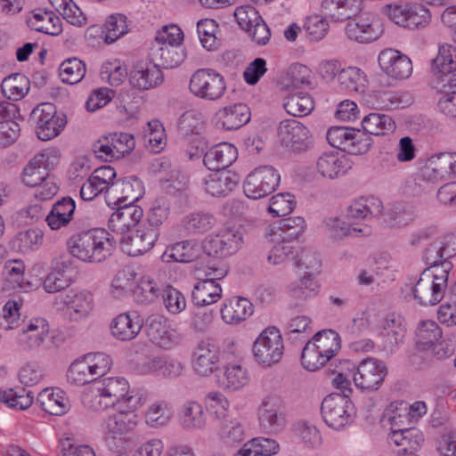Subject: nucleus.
<instances>
[{
    "label": "nucleus",
    "instance_id": "f257e3e1",
    "mask_svg": "<svg viewBox=\"0 0 456 456\" xmlns=\"http://www.w3.org/2000/svg\"><path fill=\"white\" fill-rule=\"evenodd\" d=\"M95 388L83 395L85 407L101 411L116 404L125 403L126 408L137 409L143 403V396L129 391L128 382L121 377H109L94 383Z\"/></svg>",
    "mask_w": 456,
    "mask_h": 456
},
{
    "label": "nucleus",
    "instance_id": "f03ea898",
    "mask_svg": "<svg viewBox=\"0 0 456 456\" xmlns=\"http://www.w3.org/2000/svg\"><path fill=\"white\" fill-rule=\"evenodd\" d=\"M431 67L437 83L441 85L442 96L437 102L438 110L448 118H456V49L442 45Z\"/></svg>",
    "mask_w": 456,
    "mask_h": 456
},
{
    "label": "nucleus",
    "instance_id": "7ed1b4c3",
    "mask_svg": "<svg viewBox=\"0 0 456 456\" xmlns=\"http://www.w3.org/2000/svg\"><path fill=\"white\" fill-rule=\"evenodd\" d=\"M70 255L86 263H101L112 254L117 240L105 229L81 231L67 242Z\"/></svg>",
    "mask_w": 456,
    "mask_h": 456
},
{
    "label": "nucleus",
    "instance_id": "20e7f679",
    "mask_svg": "<svg viewBox=\"0 0 456 456\" xmlns=\"http://www.w3.org/2000/svg\"><path fill=\"white\" fill-rule=\"evenodd\" d=\"M452 266L451 263H445L444 270H440V268H426L421 273L411 289L414 299L419 305H435L443 299L448 285V275Z\"/></svg>",
    "mask_w": 456,
    "mask_h": 456
},
{
    "label": "nucleus",
    "instance_id": "39448f33",
    "mask_svg": "<svg viewBox=\"0 0 456 456\" xmlns=\"http://www.w3.org/2000/svg\"><path fill=\"white\" fill-rule=\"evenodd\" d=\"M28 123L35 128L39 140L49 141L60 134L67 118L64 114H57L54 104L43 102L31 111Z\"/></svg>",
    "mask_w": 456,
    "mask_h": 456
},
{
    "label": "nucleus",
    "instance_id": "423d86ee",
    "mask_svg": "<svg viewBox=\"0 0 456 456\" xmlns=\"http://www.w3.org/2000/svg\"><path fill=\"white\" fill-rule=\"evenodd\" d=\"M383 12L396 25L409 29L423 28L431 20L429 10L422 4H389L383 7Z\"/></svg>",
    "mask_w": 456,
    "mask_h": 456
},
{
    "label": "nucleus",
    "instance_id": "0eeeda50",
    "mask_svg": "<svg viewBox=\"0 0 456 456\" xmlns=\"http://www.w3.org/2000/svg\"><path fill=\"white\" fill-rule=\"evenodd\" d=\"M283 350L282 337L275 327L264 330L252 346L255 361L264 366L279 362L283 355Z\"/></svg>",
    "mask_w": 456,
    "mask_h": 456
},
{
    "label": "nucleus",
    "instance_id": "6e6552de",
    "mask_svg": "<svg viewBox=\"0 0 456 456\" xmlns=\"http://www.w3.org/2000/svg\"><path fill=\"white\" fill-rule=\"evenodd\" d=\"M325 423L334 429H340L350 424L354 414L348 395L333 393L327 395L321 406Z\"/></svg>",
    "mask_w": 456,
    "mask_h": 456
},
{
    "label": "nucleus",
    "instance_id": "1a4fd4ad",
    "mask_svg": "<svg viewBox=\"0 0 456 456\" xmlns=\"http://www.w3.org/2000/svg\"><path fill=\"white\" fill-rule=\"evenodd\" d=\"M190 91L198 98L216 101L226 91L224 77L212 69H200L196 70L189 85Z\"/></svg>",
    "mask_w": 456,
    "mask_h": 456
},
{
    "label": "nucleus",
    "instance_id": "9d476101",
    "mask_svg": "<svg viewBox=\"0 0 456 456\" xmlns=\"http://www.w3.org/2000/svg\"><path fill=\"white\" fill-rule=\"evenodd\" d=\"M443 331L438 324L430 320L419 323L415 331V343L419 349L427 350L433 347L434 354L438 358H446L454 353L456 337L449 338V343L444 347V341H441Z\"/></svg>",
    "mask_w": 456,
    "mask_h": 456
},
{
    "label": "nucleus",
    "instance_id": "9b49d317",
    "mask_svg": "<svg viewBox=\"0 0 456 456\" xmlns=\"http://www.w3.org/2000/svg\"><path fill=\"white\" fill-rule=\"evenodd\" d=\"M242 234L230 227L219 229L203 241L204 252L212 257L225 258L234 255L242 245Z\"/></svg>",
    "mask_w": 456,
    "mask_h": 456
},
{
    "label": "nucleus",
    "instance_id": "f8f14e48",
    "mask_svg": "<svg viewBox=\"0 0 456 456\" xmlns=\"http://www.w3.org/2000/svg\"><path fill=\"white\" fill-rule=\"evenodd\" d=\"M281 180L278 171L271 166H261L248 175L243 190L248 198L258 200L272 193Z\"/></svg>",
    "mask_w": 456,
    "mask_h": 456
},
{
    "label": "nucleus",
    "instance_id": "ddd939ff",
    "mask_svg": "<svg viewBox=\"0 0 456 456\" xmlns=\"http://www.w3.org/2000/svg\"><path fill=\"white\" fill-rule=\"evenodd\" d=\"M207 404L213 411L218 419H224L220 429L223 439L228 443H240L243 439L244 430L241 424L235 420L224 419L227 416L228 402L226 398L217 392H211L207 395Z\"/></svg>",
    "mask_w": 456,
    "mask_h": 456
},
{
    "label": "nucleus",
    "instance_id": "4468645a",
    "mask_svg": "<svg viewBox=\"0 0 456 456\" xmlns=\"http://www.w3.org/2000/svg\"><path fill=\"white\" fill-rule=\"evenodd\" d=\"M387 374V369L382 361L368 357L358 364L354 382L362 391L374 392L380 387Z\"/></svg>",
    "mask_w": 456,
    "mask_h": 456
},
{
    "label": "nucleus",
    "instance_id": "2eb2a0df",
    "mask_svg": "<svg viewBox=\"0 0 456 456\" xmlns=\"http://www.w3.org/2000/svg\"><path fill=\"white\" fill-rule=\"evenodd\" d=\"M345 30L350 40L359 44H370L381 37L384 26L377 16L365 14L348 21Z\"/></svg>",
    "mask_w": 456,
    "mask_h": 456
},
{
    "label": "nucleus",
    "instance_id": "dca6fc26",
    "mask_svg": "<svg viewBox=\"0 0 456 456\" xmlns=\"http://www.w3.org/2000/svg\"><path fill=\"white\" fill-rule=\"evenodd\" d=\"M278 136L281 145L293 152L306 151L312 146L310 130L296 119L282 120L278 126Z\"/></svg>",
    "mask_w": 456,
    "mask_h": 456
},
{
    "label": "nucleus",
    "instance_id": "f3484780",
    "mask_svg": "<svg viewBox=\"0 0 456 456\" xmlns=\"http://www.w3.org/2000/svg\"><path fill=\"white\" fill-rule=\"evenodd\" d=\"M145 333L151 343L169 349L180 342V335L163 315L151 314L145 322Z\"/></svg>",
    "mask_w": 456,
    "mask_h": 456
},
{
    "label": "nucleus",
    "instance_id": "a211bd4d",
    "mask_svg": "<svg viewBox=\"0 0 456 456\" xmlns=\"http://www.w3.org/2000/svg\"><path fill=\"white\" fill-rule=\"evenodd\" d=\"M158 237L157 229L139 226L134 232H131L120 237L119 242L124 253L131 256H137L148 252L155 244Z\"/></svg>",
    "mask_w": 456,
    "mask_h": 456
},
{
    "label": "nucleus",
    "instance_id": "6ab92c4d",
    "mask_svg": "<svg viewBox=\"0 0 456 456\" xmlns=\"http://www.w3.org/2000/svg\"><path fill=\"white\" fill-rule=\"evenodd\" d=\"M378 62L381 70L394 79H406L412 73L413 68L410 58L392 48L381 51L378 57Z\"/></svg>",
    "mask_w": 456,
    "mask_h": 456
},
{
    "label": "nucleus",
    "instance_id": "aec40b11",
    "mask_svg": "<svg viewBox=\"0 0 456 456\" xmlns=\"http://www.w3.org/2000/svg\"><path fill=\"white\" fill-rule=\"evenodd\" d=\"M56 156L54 151L46 149L37 154L23 170V183L29 187L41 186L53 168Z\"/></svg>",
    "mask_w": 456,
    "mask_h": 456
},
{
    "label": "nucleus",
    "instance_id": "412c9836",
    "mask_svg": "<svg viewBox=\"0 0 456 456\" xmlns=\"http://www.w3.org/2000/svg\"><path fill=\"white\" fill-rule=\"evenodd\" d=\"M283 405L280 397L269 395L263 399L258 409L260 427L268 433H278L285 425Z\"/></svg>",
    "mask_w": 456,
    "mask_h": 456
},
{
    "label": "nucleus",
    "instance_id": "4be33fe9",
    "mask_svg": "<svg viewBox=\"0 0 456 456\" xmlns=\"http://www.w3.org/2000/svg\"><path fill=\"white\" fill-rule=\"evenodd\" d=\"M143 216V210L137 205H119L111 214L108 221L109 229L121 237L132 232Z\"/></svg>",
    "mask_w": 456,
    "mask_h": 456
},
{
    "label": "nucleus",
    "instance_id": "5701e85b",
    "mask_svg": "<svg viewBox=\"0 0 456 456\" xmlns=\"http://www.w3.org/2000/svg\"><path fill=\"white\" fill-rule=\"evenodd\" d=\"M164 80L161 69L154 62L137 61L129 73L131 86L139 90L155 88Z\"/></svg>",
    "mask_w": 456,
    "mask_h": 456
},
{
    "label": "nucleus",
    "instance_id": "b1692460",
    "mask_svg": "<svg viewBox=\"0 0 456 456\" xmlns=\"http://www.w3.org/2000/svg\"><path fill=\"white\" fill-rule=\"evenodd\" d=\"M49 334V324L44 318L30 320L23 323L20 332L17 336V343L24 351H32L39 348Z\"/></svg>",
    "mask_w": 456,
    "mask_h": 456
},
{
    "label": "nucleus",
    "instance_id": "393cba45",
    "mask_svg": "<svg viewBox=\"0 0 456 456\" xmlns=\"http://www.w3.org/2000/svg\"><path fill=\"white\" fill-rule=\"evenodd\" d=\"M456 256V235L448 234L440 240L434 241L424 252V260L428 268H440L444 270V265L450 263L448 260Z\"/></svg>",
    "mask_w": 456,
    "mask_h": 456
},
{
    "label": "nucleus",
    "instance_id": "a878e982",
    "mask_svg": "<svg viewBox=\"0 0 456 456\" xmlns=\"http://www.w3.org/2000/svg\"><path fill=\"white\" fill-rule=\"evenodd\" d=\"M144 194L142 183L135 176H127L112 183L109 188V196L118 205L134 204Z\"/></svg>",
    "mask_w": 456,
    "mask_h": 456
},
{
    "label": "nucleus",
    "instance_id": "bb28decb",
    "mask_svg": "<svg viewBox=\"0 0 456 456\" xmlns=\"http://www.w3.org/2000/svg\"><path fill=\"white\" fill-rule=\"evenodd\" d=\"M54 305L58 307L67 306L74 320L82 319L93 309V295L89 291H73L59 294L54 299Z\"/></svg>",
    "mask_w": 456,
    "mask_h": 456
},
{
    "label": "nucleus",
    "instance_id": "cd10ccee",
    "mask_svg": "<svg viewBox=\"0 0 456 456\" xmlns=\"http://www.w3.org/2000/svg\"><path fill=\"white\" fill-rule=\"evenodd\" d=\"M423 169L426 176H429L432 182L449 179L452 175H456V153L441 152L434 155Z\"/></svg>",
    "mask_w": 456,
    "mask_h": 456
},
{
    "label": "nucleus",
    "instance_id": "c85d7f7f",
    "mask_svg": "<svg viewBox=\"0 0 456 456\" xmlns=\"http://www.w3.org/2000/svg\"><path fill=\"white\" fill-rule=\"evenodd\" d=\"M322 8L324 15L332 21H350L362 11V0H323Z\"/></svg>",
    "mask_w": 456,
    "mask_h": 456
},
{
    "label": "nucleus",
    "instance_id": "c756f323",
    "mask_svg": "<svg viewBox=\"0 0 456 456\" xmlns=\"http://www.w3.org/2000/svg\"><path fill=\"white\" fill-rule=\"evenodd\" d=\"M237 157V149L232 144L221 142L206 152L203 162L211 171H224L236 160Z\"/></svg>",
    "mask_w": 456,
    "mask_h": 456
},
{
    "label": "nucleus",
    "instance_id": "7c9ffc66",
    "mask_svg": "<svg viewBox=\"0 0 456 456\" xmlns=\"http://www.w3.org/2000/svg\"><path fill=\"white\" fill-rule=\"evenodd\" d=\"M216 117V126L228 131L237 130L249 122L251 112L248 105L235 103L220 110Z\"/></svg>",
    "mask_w": 456,
    "mask_h": 456
},
{
    "label": "nucleus",
    "instance_id": "2f4dec72",
    "mask_svg": "<svg viewBox=\"0 0 456 456\" xmlns=\"http://www.w3.org/2000/svg\"><path fill=\"white\" fill-rule=\"evenodd\" d=\"M238 175L231 171H214L204 181L207 193L214 197H225L239 184Z\"/></svg>",
    "mask_w": 456,
    "mask_h": 456
},
{
    "label": "nucleus",
    "instance_id": "473e14b6",
    "mask_svg": "<svg viewBox=\"0 0 456 456\" xmlns=\"http://www.w3.org/2000/svg\"><path fill=\"white\" fill-rule=\"evenodd\" d=\"M150 56L151 61L165 69H173L179 66L185 58V51L182 45H170L153 43L151 47Z\"/></svg>",
    "mask_w": 456,
    "mask_h": 456
},
{
    "label": "nucleus",
    "instance_id": "72a5a7b5",
    "mask_svg": "<svg viewBox=\"0 0 456 456\" xmlns=\"http://www.w3.org/2000/svg\"><path fill=\"white\" fill-rule=\"evenodd\" d=\"M142 328V320L135 314H121L110 323L111 335L120 341H130L136 338Z\"/></svg>",
    "mask_w": 456,
    "mask_h": 456
},
{
    "label": "nucleus",
    "instance_id": "f704fd0d",
    "mask_svg": "<svg viewBox=\"0 0 456 456\" xmlns=\"http://www.w3.org/2000/svg\"><path fill=\"white\" fill-rule=\"evenodd\" d=\"M219 350L217 346L208 341L198 345L194 354L193 367L197 373L206 376L217 370Z\"/></svg>",
    "mask_w": 456,
    "mask_h": 456
},
{
    "label": "nucleus",
    "instance_id": "c9c22d12",
    "mask_svg": "<svg viewBox=\"0 0 456 456\" xmlns=\"http://www.w3.org/2000/svg\"><path fill=\"white\" fill-rule=\"evenodd\" d=\"M135 410L127 408L126 411L119 410L118 412L110 415L105 419L106 431L111 434L113 437L122 436L133 431L138 423Z\"/></svg>",
    "mask_w": 456,
    "mask_h": 456
},
{
    "label": "nucleus",
    "instance_id": "e433bc0d",
    "mask_svg": "<svg viewBox=\"0 0 456 456\" xmlns=\"http://www.w3.org/2000/svg\"><path fill=\"white\" fill-rule=\"evenodd\" d=\"M41 408L51 415L61 416L69 410V401L60 389L53 391L50 388L42 390L37 398Z\"/></svg>",
    "mask_w": 456,
    "mask_h": 456
},
{
    "label": "nucleus",
    "instance_id": "4c0bfd02",
    "mask_svg": "<svg viewBox=\"0 0 456 456\" xmlns=\"http://www.w3.org/2000/svg\"><path fill=\"white\" fill-rule=\"evenodd\" d=\"M253 312V304L245 297L232 298L221 309L223 320L230 324H236L246 320Z\"/></svg>",
    "mask_w": 456,
    "mask_h": 456
},
{
    "label": "nucleus",
    "instance_id": "58836bf2",
    "mask_svg": "<svg viewBox=\"0 0 456 456\" xmlns=\"http://www.w3.org/2000/svg\"><path fill=\"white\" fill-rule=\"evenodd\" d=\"M382 201L373 196L361 197L347 208V216L352 219H368L382 213Z\"/></svg>",
    "mask_w": 456,
    "mask_h": 456
},
{
    "label": "nucleus",
    "instance_id": "ea45409f",
    "mask_svg": "<svg viewBox=\"0 0 456 456\" xmlns=\"http://www.w3.org/2000/svg\"><path fill=\"white\" fill-rule=\"evenodd\" d=\"M318 173L324 178L335 179L346 170V159L338 152H326L316 162Z\"/></svg>",
    "mask_w": 456,
    "mask_h": 456
},
{
    "label": "nucleus",
    "instance_id": "a19ab883",
    "mask_svg": "<svg viewBox=\"0 0 456 456\" xmlns=\"http://www.w3.org/2000/svg\"><path fill=\"white\" fill-rule=\"evenodd\" d=\"M28 23L33 29L51 36L62 31L61 19L52 11L35 10Z\"/></svg>",
    "mask_w": 456,
    "mask_h": 456
},
{
    "label": "nucleus",
    "instance_id": "79ce46f5",
    "mask_svg": "<svg viewBox=\"0 0 456 456\" xmlns=\"http://www.w3.org/2000/svg\"><path fill=\"white\" fill-rule=\"evenodd\" d=\"M221 297L222 288L215 281L199 280L191 292L192 303L200 307L217 302Z\"/></svg>",
    "mask_w": 456,
    "mask_h": 456
},
{
    "label": "nucleus",
    "instance_id": "37998d69",
    "mask_svg": "<svg viewBox=\"0 0 456 456\" xmlns=\"http://www.w3.org/2000/svg\"><path fill=\"white\" fill-rule=\"evenodd\" d=\"M0 86L7 99L19 101L28 93L29 79L21 73H13L4 77Z\"/></svg>",
    "mask_w": 456,
    "mask_h": 456
},
{
    "label": "nucleus",
    "instance_id": "c03bdc74",
    "mask_svg": "<svg viewBox=\"0 0 456 456\" xmlns=\"http://www.w3.org/2000/svg\"><path fill=\"white\" fill-rule=\"evenodd\" d=\"M362 129L372 135H385L395 129V123L390 116L382 113H370L362 120Z\"/></svg>",
    "mask_w": 456,
    "mask_h": 456
},
{
    "label": "nucleus",
    "instance_id": "a18cd8bd",
    "mask_svg": "<svg viewBox=\"0 0 456 456\" xmlns=\"http://www.w3.org/2000/svg\"><path fill=\"white\" fill-rule=\"evenodd\" d=\"M220 387L230 391L243 387L248 382V374L246 369L239 364L228 365L224 368L223 375L217 376Z\"/></svg>",
    "mask_w": 456,
    "mask_h": 456
},
{
    "label": "nucleus",
    "instance_id": "49530a36",
    "mask_svg": "<svg viewBox=\"0 0 456 456\" xmlns=\"http://www.w3.org/2000/svg\"><path fill=\"white\" fill-rule=\"evenodd\" d=\"M283 107L287 113L294 117H304L314 109V100L309 94L296 93L284 99Z\"/></svg>",
    "mask_w": 456,
    "mask_h": 456
},
{
    "label": "nucleus",
    "instance_id": "de8ad7c7",
    "mask_svg": "<svg viewBox=\"0 0 456 456\" xmlns=\"http://www.w3.org/2000/svg\"><path fill=\"white\" fill-rule=\"evenodd\" d=\"M305 219L301 216L283 218L279 221L278 226H273L271 231L274 235V240L283 239L293 240L303 232L305 228Z\"/></svg>",
    "mask_w": 456,
    "mask_h": 456
},
{
    "label": "nucleus",
    "instance_id": "09e8293b",
    "mask_svg": "<svg viewBox=\"0 0 456 456\" xmlns=\"http://www.w3.org/2000/svg\"><path fill=\"white\" fill-rule=\"evenodd\" d=\"M194 240H183L168 246L163 254L166 261L174 260L181 263H190L198 256Z\"/></svg>",
    "mask_w": 456,
    "mask_h": 456
},
{
    "label": "nucleus",
    "instance_id": "8fccbe9b",
    "mask_svg": "<svg viewBox=\"0 0 456 456\" xmlns=\"http://www.w3.org/2000/svg\"><path fill=\"white\" fill-rule=\"evenodd\" d=\"M323 224L328 234L334 240H342L352 235L354 232H360L363 235H369L370 233V228L369 226L362 228L351 226L342 219L335 216L327 217L323 221Z\"/></svg>",
    "mask_w": 456,
    "mask_h": 456
},
{
    "label": "nucleus",
    "instance_id": "3c124183",
    "mask_svg": "<svg viewBox=\"0 0 456 456\" xmlns=\"http://www.w3.org/2000/svg\"><path fill=\"white\" fill-rule=\"evenodd\" d=\"M216 223V217L209 213L195 212L183 218V228L190 234H200L211 230Z\"/></svg>",
    "mask_w": 456,
    "mask_h": 456
},
{
    "label": "nucleus",
    "instance_id": "603ef678",
    "mask_svg": "<svg viewBox=\"0 0 456 456\" xmlns=\"http://www.w3.org/2000/svg\"><path fill=\"white\" fill-rule=\"evenodd\" d=\"M68 381L76 386H84L94 382L98 379L83 357L74 361L67 371Z\"/></svg>",
    "mask_w": 456,
    "mask_h": 456
},
{
    "label": "nucleus",
    "instance_id": "864d4df0",
    "mask_svg": "<svg viewBox=\"0 0 456 456\" xmlns=\"http://www.w3.org/2000/svg\"><path fill=\"white\" fill-rule=\"evenodd\" d=\"M315 346L326 356L331 359L340 348V337L333 330H322L318 331L311 340Z\"/></svg>",
    "mask_w": 456,
    "mask_h": 456
},
{
    "label": "nucleus",
    "instance_id": "5fc2aeb1",
    "mask_svg": "<svg viewBox=\"0 0 456 456\" xmlns=\"http://www.w3.org/2000/svg\"><path fill=\"white\" fill-rule=\"evenodd\" d=\"M34 400L33 392L26 388H11L6 391H0V402L6 403L11 408L26 410Z\"/></svg>",
    "mask_w": 456,
    "mask_h": 456
},
{
    "label": "nucleus",
    "instance_id": "6e6d98bb",
    "mask_svg": "<svg viewBox=\"0 0 456 456\" xmlns=\"http://www.w3.org/2000/svg\"><path fill=\"white\" fill-rule=\"evenodd\" d=\"M181 421L185 428H202L206 424V417L202 406L193 401L184 403L182 410Z\"/></svg>",
    "mask_w": 456,
    "mask_h": 456
},
{
    "label": "nucleus",
    "instance_id": "4d7b16f0",
    "mask_svg": "<svg viewBox=\"0 0 456 456\" xmlns=\"http://www.w3.org/2000/svg\"><path fill=\"white\" fill-rule=\"evenodd\" d=\"M59 73L63 83L74 85L85 77L86 65L77 58H69L60 65Z\"/></svg>",
    "mask_w": 456,
    "mask_h": 456
},
{
    "label": "nucleus",
    "instance_id": "13d9d810",
    "mask_svg": "<svg viewBox=\"0 0 456 456\" xmlns=\"http://www.w3.org/2000/svg\"><path fill=\"white\" fill-rule=\"evenodd\" d=\"M126 31V17L123 14L111 15L102 28V37L105 43L111 44L125 35Z\"/></svg>",
    "mask_w": 456,
    "mask_h": 456
},
{
    "label": "nucleus",
    "instance_id": "bf43d9fd",
    "mask_svg": "<svg viewBox=\"0 0 456 456\" xmlns=\"http://www.w3.org/2000/svg\"><path fill=\"white\" fill-rule=\"evenodd\" d=\"M293 240L281 239L271 249L268 261L273 265H280L288 261H294L298 256V250L296 248Z\"/></svg>",
    "mask_w": 456,
    "mask_h": 456
},
{
    "label": "nucleus",
    "instance_id": "052dcab7",
    "mask_svg": "<svg viewBox=\"0 0 456 456\" xmlns=\"http://www.w3.org/2000/svg\"><path fill=\"white\" fill-rule=\"evenodd\" d=\"M329 361L315 345L310 340L302 350L301 363L308 370L314 371Z\"/></svg>",
    "mask_w": 456,
    "mask_h": 456
},
{
    "label": "nucleus",
    "instance_id": "680f3d73",
    "mask_svg": "<svg viewBox=\"0 0 456 456\" xmlns=\"http://www.w3.org/2000/svg\"><path fill=\"white\" fill-rule=\"evenodd\" d=\"M159 295V288L153 279L148 276L141 278L134 290V296L140 304L152 303Z\"/></svg>",
    "mask_w": 456,
    "mask_h": 456
},
{
    "label": "nucleus",
    "instance_id": "e2e57ef3",
    "mask_svg": "<svg viewBox=\"0 0 456 456\" xmlns=\"http://www.w3.org/2000/svg\"><path fill=\"white\" fill-rule=\"evenodd\" d=\"M434 183L429 176H426L425 170L409 180L404 187L403 193L409 197H419L434 191Z\"/></svg>",
    "mask_w": 456,
    "mask_h": 456
},
{
    "label": "nucleus",
    "instance_id": "0e129e2a",
    "mask_svg": "<svg viewBox=\"0 0 456 456\" xmlns=\"http://www.w3.org/2000/svg\"><path fill=\"white\" fill-rule=\"evenodd\" d=\"M44 240V232L38 228H30L21 231L17 234L16 241L21 252H29L36 250L42 245Z\"/></svg>",
    "mask_w": 456,
    "mask_h": 456
},
{
    "label": "nucleus",
    "instance_id": "69168bd1",
    "mask_svg": "<svg viewBox=\"0 0 456 456\" xmlns=\"http://www.w3.org/2000/svg\"><path fill=\"white\" fill-rule=\"evenodd\" d=\"M116 159H120L130 153L135 147L134 136L128 133H111L108 134Z\"/></svg>",
    "mask_w": 456,
    "mask_h": 456
},
{
    "label": "nucleus",
    "instance_id": "338daca9",
    "mask_svg": "<svg viewBox=\"0 0 456 456\" xmlns=\"http://www.w3.org/2000/svg\"><path fill=\"white\" fill-rule=\"evenodd\" d=\"M279 444L270 438L256 437L245 444V451L251 452L254 456H271L279 452Z\"/></svg>",
    "mask_w": 456,
    "mask_h": 456
},
{
    "label": "nucleus",
    "instance_id": "774afa93",
    "mask_svg": "<svg viewBox=\"0 0 456 456\" xmlns=\"http://www.w3.org/2000/svg\"><path fill=\"white\" fill-rule=\"evenodd\" d=\"M170 213V202L166 198L156 199L148 212V222L150 226L157 229L167 219Z\"/></svg>",
    "mask_w": 456,
    "mask_h": 456
}]
</instances>
